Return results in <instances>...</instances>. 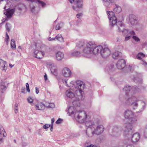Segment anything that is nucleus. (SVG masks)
I'll return each mask as SVG.
<instances>
[{"label": "nucleus", "instance_id": "nucleus-50", "mask_svg": "<svg viewBox=\"0 0 147 147\" xmlns=\"http://www.w3.org/2000/svg\"><path fill=\"white\" fill-rule=\"evenodd\" d=\"M60 27L59 24H57L56 27L55 29L56 30H58L60 29Z\"/></svg>", "mask_w": 147, "mask_h": 147}, {"label": "nucleus", "instance_id": "nucleus-48", "mask_svg": "<svg viewBox=\"0 0 147 147\" xmlns=\"http://www.w3.org/2000/svg\"><path fill=\"white\" fill-rule=\"evenodd\" d=\"M26 84V90H27L28 92H30V90L29 88V86L28 84L27 83Z\"/></svg>", "mask_w": 147, "mask_h": 147}, {"label": "nucleus", "instance_id": "nucleus-35", "mask_svg": "<svg viewBox=\"0 0 147 147\" xmlns=\"http://www.w3.org/2000/svg\"><path fill=\"white\" fill-rule=\"evenodd\" d=\"M25 7V5L23 4H20L19 5V7H18L17 9L20 11V13L22 10Z\"/></svg>", "mask_w": 147, "mask_h": 147}, {"label": "nucleus", "instance_id": "nucleus-22", "mask_svg": "<svg viewBox=\"0 0 147 147\" xmlns=\"http://www.w3.org/2000/svg\"><path fill=\"white\" fill-rule=\"evenodd\" d=\"M29 2H35L36 3H38L39 5H41L42 7H44L46 4L43 1L38 0H25Z\"/></svg>", "mask_w": 147, "mask_h": 147}, {"label": "nucleus", "instance_id": "nucleus-63", "mask_svg": "<svg viewBox=\"0 0 147 147\" xmlns=\"http://www.w3.org/2000/svg\"><path fill=\"white\" fill-rule=\"evenodd\" d=\"M126 147H134V146L132 145H129L127 146Z\"/></svg>", "mask_w": 147, "mask_h": 147}, {"label": "nucleus", "instance_id": "nucleus-39", "mask_svg": "<svg viewBox=\"0 0 147 147\" xmlns=\"http://www.w3.org/2000/svg\"><path fill=\"white\" fill-rule=\"evenodd\" d=\"M5 132V131L3 128L1 126H0V135L2 136L3 135V132Z\"/></svg>", "mask_w": 147, "mask_h": 147}, {"label": "nucleus", "instance_id": "nucleus-64", "mask_svg": "<svg viewBox=\"0 0 147 147\" xmlns=\"http://www.w3.org/2000/svg\"><path fill=\"white\" fill-rule=\"evenodd\" d=\"M34 8H35L34 7H32V8H31V11L32 12H33L34 11Z\"/></svg>", "mask_w": 147, "mask_h": 147}, {"label": "nucleus", "instance_id": "nucleus-60", "mask_svg": "<svg viewBox=\"0 0 147 147\" xmlns=\"http://www.w3.org/2000/svg\"><path fill=\"white\" fill-rule=\"evenodd\" d=\"M15 112L16 113H17L18 111V108L16 107H15L14 108Z\"/></svg>", "mask_w": 147, "mask_h": 147}, {"label": "nucleus", "instance_id": "nucleus-41", "mask_svg": "<svg viewBox=\"0 0 147 147\" xmlns=\"http://www.w3.org/2000/svg\"><path fill=\"white\" fill-rule=\"evenodd\" d=\"M141 104L142 105V107L141 108V109L140 110V112H141L143 111L144 109V107L145 105L144 102H141Z\"/></svg>", "mask_w": 147, "mask_h": 147}, {"label": "nucleus", "instance_id": "nucleus-55", "mask_svg": "<svg viewBox=\"0 0 147 147\" xmlns=\"http://www.w3.org/2000/svg\"><path fill=\"white\" fill-rule=\"evenodd\" d=\"M1 89L3 90H5L6 88V87L4 85H1Z\"/></svg>", "mask_w": 147, "mask_h": 147}, {"label": "nucleus", "instance_id": "nucleus-30", "mask_svg": "<svg viewBox=\"0 0 147 147\" xmlns=\"http://www.w3.org/2000/svg\"><path fill=\"white\" fill-rule=\"evenodd\" d=\"M116 13H119L121 10V8L119 6H116L113 10Z\"/></svg>", "mask_w": 147, "mask_h": 147}, {"label": "nucleus", "instance_id": "nucleus-31", "mask_svg": "<svg viewBox=\"0 0 147 147\" xmlns=\"http://www.w3.org/2000/svg\"><path fill=\"white\" fill-rule=\"evenodd\" d=\"M145 56L142 53H140L138 54L136 56V57L138 59H141Z\"/></svg>", "mask_w": 147, "mask_h": 147}, {"label": "nucleus", "instance_id": "nucleus-11", "mask_svg": "<svg viewBox=\"0 0 147 147\" xmlns=\"http://www.w3.org/2000/svg\"><path fill=\"white\" fill-rule=\"evenodd\" d=\"M76 86L79 89L78 91L79 92L80 95L82 96V93L83 92L82 89L84 88L85 84L83 82L79 80L76 81Z\"/></svg>", "mask_w": 147, "mask_h": 147}, {"label": "nucleus", "instance_id": "nucleus-23", "mask_svg": "<svg viewBox=\"0 0 147 147\" xmlns=\"http://www.w3.org/2000/svg\"><path fill=\"white\" fill-rule=\"evenodd\" d=\"M49 67L51 72L53 74H55L57 71V67L54 64H49Z\"/></svg>", "mask_w": 147, "mask_h": 147}, {"label": "nucleus", "instance_id": "nucleus-29", "mask_svg": "<svg viewBox=\"0 0 147 147\" xmlns=\"http://www.w3.org/2000/svg\"><path fill=\"white\" fill-rule=\"evenodd\" d=\"M55 38L56 39L60 42H63V38L61 34H58L55 36Z\"/></svg>", "mask_w": 147, "mask_h": 147}, {"label": "nucleus", "instance_id": "nucleus-62", "mask_svg": "<svg viewBox=\"0 0 147 147\" xmlns=\"http://www.w3.org/2000/svg\"><path fill=\"white\" fill-rule=\"evenodd\" d=\"M9 41V38L8 39L6 37V38L5 39V41L6 42H8Z\"/></svg>", "mask_w": 147, "mask_h": 147}, {"label": "nucleus", "instance_id": "nucleus-36", "mask_svg": "<svg viewBox=\"0 0 147 147\" xmlns=\"http://www.w3.org/2000/svg\"><path fill=\"white\" fill-rule=\"evenodd\" d=\"M55 105L53 103H49L48 105L45 106V107H46L48 108H53L55 107Z\"/></svg>", "mask_w": 147, "mask_h": 147}, {"label": "nucleus", "instance_id": "nucleus-45", "mask_svg": "<svg viewBox=\"0 0 147 147\" xmlns=\"http://www.w3.org/2000/svg\"><path fill=\"white\" fill-rule=\"evenodd\" d=\"M62 120L60 118H59L55 122L56 124H58L61 123L62 122Z\"/></svg>", "mask_w": 147, "mask_h": 147}, {"label": "nucleus", "instance_id": "nucleus-6", "mask_svg": "<svg viewBox=\"0 0 147 147\" xmlns=\"http://www.w3.org/2000/svg\"><path fill=\"white\" fill-rule=\"evenodd\" d=\"M124 116L125 118L131 120L132 123H136L137 121L135 118L133 117V113L131 110L126 111L124 113Z\"/></svg>", "mask_w": 147, "mask_h": 147}, {"label": "nucleus", "instance_id": "nucleus-10", "mask_svg": "<svg viewBox=\"0 0 147 147\" xmlns=\"http://www.w3.org/2000/svg\"><path fill=\"white\" fill-rule=\"evenodd\" d=\"M111 51L107 47L103 48L100 52L101 56L103 58H106L110 55Z\"/></svg>", "mask_w": 147, "mask_h": 147}, {"label": "nucleus", "instance_id": "nucleus-57", "mask_svg": "<svg viewBox=\"0 0 147 147\" xmlns=\"http://www.w3.org/2000/svg\"><path fill=\"white\" fill-rule=\"evenodd\" d=\"M35 89H36V94H38V93H39V91L38 88H37V87H36Z\"/></svg>", "mask_w": 147, "mask_h": 147}, {"label": "nucleus", "instance_id": "nucleus-18", "mask_svg": "<svg viewBox=\"0 0 147 147\" xmlns=\"http://www.w3.org/2000/svg\"><path fill=\"white\" fill-rule=\"evenodd\" d=\"M65 94L69 98H72L75 96L74 91L72 89H69L66 91Z\"/></svg>", "mask_w": 147, "mask_h": 147}, {"label": "nucleus", "instance_id": "nucleus-9", "mask_svg": "<svg viewBox=\"0 0 147 147\" xmlns=\"http://www.w3.org/2000/svg\"><path fill=\"white\" fill-rule=\"evenodd\" d=\"M74 4L75 6H73V9L77 11V8L79 9L82 8L83 5V0H75Z\"/></svg>", "mask_w": 147, "mask_h": 147}, {"label": "nucleus", "instance_id": "nucleus-46", "mask_svg": "<svg viewBox=\"0 0 147 147\" xmlns=\"http://www.w3.org/2000/svg\"><path fill=\"white\" fill-rule=\"evenodd\" d=\"M50 126V124H46L43 125V127L44 129H46L49 127Z\"/></svg>", "mask_w": 147, "mask_h": 147}, {"label": "nucleus", "instance_id": "nucleus-59", "mask_svg": "<svg viewBox=\"0 0 147 147\" xmlns=\"http://www.w3.org/2000/svg\"><path fill=\"white\" fill-rule=\"evenodd\" d=\"M44 78L45 80V81H47V76L46 74H45V75L44 76Z\"/></svg>", "mask_w": 147, "mask_h": 147}, {"label": "nucleus", "instance_id": "nucleus-37", "mask_svg": "<svg viewBox=\"0 0 147 147\" xmlns=\"http://www.w3.org/2000/svg\"><path fill=\"white\" fill-rule=\"evenodd\" d=\"M5 26L6 30L8 32H9L11 27L10 24L9 23H7L6 24Z\"/></svg>", "mask_w": 147, "mask_h": 147}, {"label": "nucleus", "instance_id": "nucleus-28", "mask_svg": "<svg viewBox=\"0 0 147 147\" xmlns=\"http://www.w3.org/2000/svg\"><path fill=\"white\" fill-rule=\"evenodd\" d=\"M105 5L108 7L111 3L113 2V0H102Z\"/></svg>", "mask_w": 147, "mask_h": 147}, {"label": "nucleus", "instance_id": "nucleus-44", "mask_svg": "<svg viewBox=\"0 0 147 147\" xmlns=\"http://www.w3.org/2000/svg\"><path fill=\"white\" fill-rule=\"evenodd\" d=\"M62 81L64 84H66V85L68 87H70L72 86L71 85H69L67 84V80H63Z\"/></svg>", "mask_w": 147, "mask_h": 147}, {"label": "nucleus", "instance_id": "nucleus-58", "mask_svg": "<svg viewBox=\"0 0 147 147\" xmlns=\"http://www.w3.org/2000/svg\"><path fill=\"white\" fill-rule=\"evenodd\" d=\"M55 121V119L54 118H53L51 119V125H53V123Z\"/></svg>", "mask_w": 147, "mask_h": 147}, {"label": "nucleus", "instance_id": "nucleus-47", "mask_svg": "<svg viewBox=\"0 0 147 147\" xmlns=\"http://www.w3.org/2000/svg\"><path fill=\"white\" fill-rule=\"evenodd\" d=\"M125 68H127V72L130 71L131 69V67L130 65L126 66Z\"/></svg>", "mask_w": 147, "mask_h": 147}, {"label": "nucleus", "instance_id": "nucleus-26", "mask_svg": "<svg viewBox=\"0 0 147 147\" xmlns=\"http://www.w3.org/2000/svg\"><path fill=\"white\" fill-rule=\"evenodd\" d=\"M77 46V45L76 46ZM80 49H82V52L81 53L80 52L77 51H74L72 52L71 53V55L72 56H76V57H79L81 56V55H82L84 57L83 55H82V52H83V49L82 48H79L77 47H76Z\"/></svg>", "mask_w": 147, "mask_h": 147}, {"label": "nucleus", "instance_id": "nucleus-32", "mask_svg": "<svg viewBox=\"0 0 147 147\" xmlns=\"http://www.w3.org/2000/svg\"><path fill=\"white\" fill-rule=\"evenodd\" d=\"M11 46L12 48L15 49L16 48L15 43L13 39H12L11 40Z\"/></svg>", "mask_w": 147, "mask_h": 147}, {"label": "nucleus", "instance_id": "nucleus-20", "mask_svg": "<svg viewBox=\"0 0 147 147\" xmlns=\"http://www.w3.org/2000/svg\"><path fill=\"white\" fill-rule=\"evenodd\" d=\"M132 128V125L129 123H125L124 125L123 130L125 132H128L131 130Z\"/></svg>", "mask_w": 147, "mask_h": 147}, {"label": "nucleus", "instance_id": "nucleus-56", "mask_svg": "<svg viewBox=\"0 0 147 147\" xmlns=\"http://www.w3.org/2000/svg\"><path fill=\"white\" fill-rule=\"evenodd\" d=\"M3 138L2 136H1L0 135V144L3 142Z\"/></svg>", "mask_w": 147, "mask_h": 147}, {"label": "nucleus", "instance_id": "nucleus-12", "mask_svg": "<svg viewBox=\"0 0 147 147\" xmlns=\"http://www.w3.org/2000/svg\"><path fill=\"white\" fill-rule=\"evenodd\" d=\"M125 61L123 59H121L119 60L117 62L116 66L118 69H123L125 66Z\"/></svg>", "mask_w": 147, "mask_h": 147}, {"label": "nucleus", "instance_id": "nucleus-13", "mask_svg": "<svg viewBox=\"0 0 147 147\" xmlns=\"http://www.w3.org/2000/svg\"><path fill=\"white\" fill-rule=\"evenodd\" d=\"M94 127L93 126H91L88 128L86 131V134L88 137H92L95 134Z\"/></svg>", "mask_w": 147, "mask_h": 147}, {"label": "nucleus", "instance_id": "nucleus-3", "mask_svg": "<svg viewBox=\"0 0 147 147\" xmlns=\"http://www.w3.org/2000/svg\"><path fill=\"white\" fill-rule=\"evenodd\" d=\"M108 18L110 20V26L111 27L117 24L118 31L122 32L125 28L124 24L121 22H117V20L114 13L112 11H107Z\"/></svg>", "mask_w": 147, "mask_h": 147}, {"label": "nucleus", "instance_id": "nucleus-4", "mask_svg": "<svg viewBox=\"0 0 147 147\" xmlns=\"http://www.w3.org/2000/svg\"><path fill=\"white\" fill-rule=\"evenodd\" d=\"M123 90L125 91L126 94L128 96L137 92L139 91V89L136 86H134L131 88L130 86L126 85L123 88Z\"/></svg>", "mask_w": 147, "mask_h": 147}, {"label": "nucleus", "instance_id": "nucleus-49", "mask_svg": "<svg viewBox=\"0 0 147 147\" xmlns=\"http://www.w3.org/2000/svg\"><path fill=\"white\" fill-rule=\"evenodd\" d=\"M128 34H130L131 35H134L135 34V33L134 30H132L131 31H129Z\"/></svg>", "mask_w": 147, "mask_h": 147}, {"label": "nucleus", "instance_id": "nucleus-16", "mask_svg": "<svg viewBox=\"0 0 147 147\" xmlns=\"http://www.w3.org/2000/svg\"><path fill=\"white\" fill-rule=\"evenodd\" d=\"M104 129V128L102 125H98L96 129L95 128L94 131H95V134L97 135L101 134L103 132Z\"/></svg>", "mask_w": 147, "mask_h": 147}, {"label": "nucleus", "instance_id": "nucleus-42", "mask_svg": "<svg viewBox=\"0 0 147 147\" xmlns=\"http://www.w3.org/2000/svg\"><path fill=\"white\" fill-rule=\"evenodd\" d=\"M129 32V31L128 29H126L125 28L122 32L124 34H128Z\"/></svg>", "mask_w": 147, "mask_h": 147}, {"label": "nucleus", "instance_id": "nucleus-19", "mask_svg": "<svg viewBox=\"0 0 147 147\" xmlns=\"http://www.w3.org/2000/svg\"><path fill=\"white\" fill-rule=\"evenodd\" d=\"M0 66L2 68V70L5 71L7 68V63L6 61L0 59Z\"/></svg>", "mask_w": 147, "mask_h": 147}, {"label": "nucleus", "instance_id": "nucleus-27", "mask_svg": "<svg viewBox=\"0 0 147 147\" xmlns=\"http://www.w3.org/2000/svg\"><path fill=\"white\" fill-rule=\"evenodd\" d=\"M80 95L78 96V98L74 100L73 102V104L75 107H79L80 105V103L79 100Z\"/></svg>", "mask_w": 147, "mask_h": 147}, {"label": "nucleus", "instance_id": "nucleus-34", "mask_svg": "<svg viewBox=\"0 0 147 147\" xmlns=\"http://www.w3.org/2000/svg\"><path fill=\"white\" fill-rule=\"evenodd\" d=\"M28 102V103L32 105H33L32 103L33 101V99L30 97H29L27 99Z\"/></svg>", "mask_w": 147, "mask_h": 147}, {"label": "nucleus", "instance_id": "nucleus-14", "mask_svg": "<svg viewBox=\"0 0 147 147\" xmlns=\"http://www.w3.org/2000/svg\"><path fill=\"white\" fill-rule=\"evenodd\" d=\"M62 73L63 76L65 77H69L71 74L70 70L67 67H64L62 70Z\"/></svg>", "mask_w": 147, "mask_h": 147}, {"label": "nucleus", "instance_id": "nucleus-5", "mask_svg": "<svg viewBox=\"0 0 147 147\" xmlns=\"http://www.w3.org/2000/svg\"><path fill=\"white\" fill-rule=\"evenodd\" d=\"M34 45L36 50H35L34 52V57L38 59H42L45 55V53L44 52L39 51L38 49H39V47L40 45L36 43L35 42Z\"/></svg>", "mask_w": 147, "mask_h": 147}, {"label": "nucleus", "instance_id": "nucleus-54", "mask_svg": "<svg viewBox=\"0 0 147 147\" xmlns=\"http://www.w3.org/2000/svg\"><path fill=\"white\" fill-rule=\"evenodd\" d=\"M48 40L49 41L55 40V38H51V37H49L48 38Z\"/></svg>", "mask_w": 147, "mask_h": 147}, {"label": "nucleus", "instance_id": "nucleus-51", "mask_svg": "<svg viewBox=\"0 0 147 147\" xmlns=\"http://www.w3.org/2000/svg\"><path fill=\"white\" fill-rule=\"evenodd\" d=\"M82 13H79L76 15V16L78 18H79V17L80 16H82Z\"/></svg>", "mask_w": 147, "mask_h": 147}, {"label": "nucleus", "instance_id": "nucleus-38", "mask_svg": "<svg viewBox=\"0 0 147 147\" xmlns=\"http://www.w3.org/2000/svg\"><path fill=\"white\" fill-rule=\"evenodd\" d=\"M119 129L118 128V127H115L113 129V135L114 136H116V134L115 133H116L117 131L118 132H119Z\"/></svg>", "mask_w": 147, "mask_h": 147}, {"label": "nucleus", "instance_id": "nucleus-43", "mask_svg": "<svg viewBox=\"0 0 147 147\" xmlns=\"http://www.w3.org/2000/svg\"><path fill=\"white\" fill-rule=\"evenodd\" d=\"M133 38L136 41L138 42L140 41V39L139 38L137 37L136 36H132Z\"/></svg>", "mask_w": 147, "mask_h": 147}, {"label": "nucleus", "instance_id": "nucleus-7", "mask_svg": "<svg viewBox=\"0 0 147 147\" xmlns=\"http://www.w3.org/2000/svg\"><path fill=\"white\" fill-rule=\"evenodd\" d=\"M4 9L5 10L4 12V14L7 17L11 16L15 11V9H10L8 4H6L4 7Z\"/></svg>", "mask_w": 147, "mask_h": 147}, {"label": "nucleus", "instance_id": "nucleus-25", "mask_svg": "<svg viewBox=\"0 0 147 147\" xmlns=\"http://www.w3.org/2000/svg\"><path fill=\"white\" fill-rule=\"evenodd\" d=\"M122 55V53L121 52L117 51L113 53L112 56L113 58L115 59H117L120 57Z\"/></svg>", "mask_w": 147, "mask_h": 147}, {"label": "nucleus", "instance_id": "nucleus-1", "mask_svg": "<svg viewBox=\"0 0 147 147\" xmlns=\"http://www.w3.org/2000/svg\"><path fill=\"white\" fill-rule=\"evenodd\" d=\"M77 47L83 49L82 55L84 57L91 58L93 55H97L100 54L103 47L101 46H96L94 42H86L79 41L77 44Z\"/></svg>", "mask_w": 147, "mask_h": 147}, {"label": "nucleus", "instance_id": "nucleus-40", "mask_svg": "<svg viewBox=\"0 0 147 147\" xmlns=\"http://www.w3.org/2000/svg\"><path fill=\"white\" fill-rule=\"evenodd\" d=\"M144 136L145 137L147 138V125L144 130Z\"/></svg>", "mask_w": 147, "mask_h": 147}, {"label": "nucleus", "instance_id": "nucleus-8", "mask_svg": "<svg viewBox=\"0 0 147 147\" xmlns=\"http://www.w3.org/2000/svg\"><path fill=\"white\" fill-rule=\"evenodd\" d=\"M138 101V99L137 98L133 96L129 98L127 101L129 102L131 105L133 107V109H135L138 107V104L137 102Z\"/></svg>", "mask_w": 147, "mask_h": 147}, {"label": "nucleus", "instance_id": "nucleus-2", "mask_svg": "<svg viewBox=\"0 0 147 147\" xmlns=\"http://www.w3.org/2000/svg\"><path fill=\"white\" fill-rule=\"evenodd\" d=\"M76 108L73 106H70L68 108L67 113L69 115L74 116L76 119L79 123H84L87 118V115L84 111L76 112Z\"/></svg>", "mask_w": 147, "mask_h": 147}, {"label": "nucleus", "instance_id": "nucleus-52", "mask_svg": "<svg viewBox=\"0 0 147 147\" xmlns=\"http://www.w3.org/2000/svg\"><path fill=\"white\" fill-rule=\"evenodd\" d=\"M142 64L146 66L147 65V63L145 61H143V60H142Z\"/></svg>", "mask_w": 147, "mask_h": 147}, {"label": "nucleus", "instance_id": "nucleus-21", "mask_svg": "<svg viewBox=\"0 0 147 147\" xmlns=\"http://www.w3.org/2000/svg\"><path fill=\"white\" fill-rule=\"evenodd\" d=\"M55 55L56 59L58 61L62 60L64 57L63 53L60 51H58L56 53Z\"/></svg>", "mask_w": 147, "mask_h": 147}, {"label": "nucleus", "instance_id": "nucleus-61", "mask_svg": "<svg viewBox=\"0 0 147 147\" xmlns=\"http://www.w3.org/2000/svg\"><path fill=\"white\" fill-rule=\"evenodd\" d=\"M94 146V145L93 144H90L89 145H88V146H86V147H93Z\"/></svg>", "mask_w": 147, "mask_h": 147}, {"label": "nucleus", "instance_id": "nucleus-15", "mask_svg": "<svg viewBox=\"0 0 147 147\" xmlns=\"http://www.w3.org/2000/svg\"><path fill=\"white\" fill-rule=\"evenodd\" d=\"M129 18V22L132 25H135L137 24V18L135 15L132 14L130 15Z\"/></svg>", "mask_w": 147, "mask_h": 147}, {"label": "nucleus", "instance_id": "nucleus-24", "mask_svg": "<svg viewBox=\"0 0 147 147\" xmlns=\"http://www.w3.org/2000/svg\"><path fill=\"white\" fill-rule=\"evenodd\" d=\"M45 107V105L42 102L39 103L37 105H35V107L36 108V109L37 110H43Z\"/></svg>", "mask_w": 147, "mask_h": 147}, {"label": "nucleus", "instance_id": "nucleus-33", "mask_svg": "<svg viewBox=\"0 0 147 147\" xmlns=\"http://www.w3.org/2000/svg\"><path fill=\"white\" fill-rule=\"evenodd\" d=\"M93 123H92L91 121H86L85 123V125L86 126L88 127H90L91 125H93Z\"/></svg>", "mask_w": 147, "mask_h": 147}, {"label": "nucleus", "instance_id": "nucleus-53", "mask_svg": "<svg viewBox=\"0 0 147 147\" xmlns=\"http://www.w3.org/2000/svg\"><path fill=\"white\" fill-rule=\"evenodd\" d=\"M130 38H131V37H130V36H126L125 37V41L128 40H129Z\"/></svg>", "mask_w": 147, "mask_h": 147}, {"label": "nucleus", "instance_id": "nucleus-17", "mask_svg": "<svg viewBox=\"0 0 147 147\" xmlns=\"http://www.w3.org/2000/svg\"><path fill=\"white\" fill-rule=\"evenodd\" d=\"M140 138V134L138 133L134 134L131 138V141L132 142L134 143L138 142Z\"/></svg>", "mask_w": 147, "mask_h": 147}]
</instances>
